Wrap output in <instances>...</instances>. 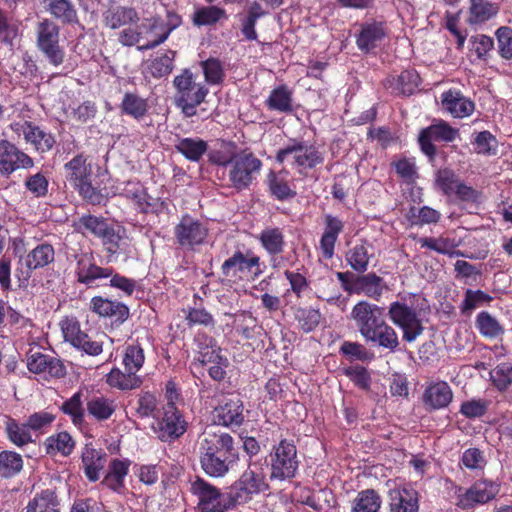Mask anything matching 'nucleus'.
I'll return each mask as SVG.
<instances>
[{"label":"nucleus","mask_w":512,"mask_h":512,"mask_svg":"<svg viewBox=\"0 0 512 512\" xmlns=\"http://www.w3.org/2000/svg\"><path fill=\"white\" fill-rule=\"evenodd\" d=\"M265 463L261 460L249 461L246 470L230 486L229 491L236 505L250 502L255 496L268 490Z\"/></svg>","instance_id":"1"},{"label":"nucleus","mask_w":512,"mask_h":512,"mask_svg":"<svg viewBox=\"0 0 512 512\" xmlns=\"http://www.w3.org/2000/svg\"><path fill=\"white\" fill-rule=\"evenodd\" d=\"M279 164L287 163L299 174L304 175L324 161L323 153L314 144L299 139H290L275 156Z\"/></svg>","instance_id":"2"},{"label":"nucleus","mask_w":512,"mask_h":512,"mask_svg":"<svg viewBox=\"0 0 512 512\" xmlns=\"http://www.w3.org/2000/svg\"><path fill=\"white\" fill-rule=\"evenodd\" d=\"M176 89L174 95L175 105L181 109L186 117L196 115V108L205 101L209 93L208 88L196 82L193 73L189 69H184L181 74L173 80Z\"/></svg>","instance_id":"3"},{"label":"nucleus","mask_w":512,"mask_h":512,"mask_svg":"<svg viewBox=\"0 0 512 512\" xmlns=\"http://www.w3.org/2000/svg\"><path fill=\"white\" fill-rule=\"evenodd\" d=\"M88 158L83 154L76 155L64 166L66 178L80 193V195L91 204H100L103 195L91 184L92 168Z\"/></svg>","instance_id":"4"},{"label":"nucleus","mask_w":512,"mask_h":512,"mask_svg":"<svg viewBox=\"0 0 512 512\" xmlns=\"http://www.w3.org/2000/svg\"><path fill=\"white\" fill-rule=\"evenodd\" d=\"M299 463L294 442L288 439L280 440L272 447L269 454L270 479L284 481L294 478Z\"/></svg>","instance_id":"5"},{"label":"nucleus","mask_w":512,"mask_h":512,"mask_svg":"<svg viewBox=\"0 0 512 512\" xmlns=\"http://www.w3.org/2000/svg\"><path fill=\"white\" fill-rule=\"evenodd\" d=\"M262 162L253 153L240 150L227 169L230 186L241 191L247 189L259 174Z\"/></svg>","instance_id":"6"},{"label":"nucleus","mask_w":512,"mask_h":512,"mask_svg":"<svg viewBox=\"0 0 512 512\" xmlns=\"http://www.w3.org/2000/svg\"><path fill=\"white\" fill-rule=\"evenodd\" d=\"M191 492L198 499L201 512H226L235 507L230 491L222 493L209 482L196 478L191 483Z\"/></svg>","instance_id":"7"},{"label":"nucleus","mask_w":512,"mask_h":512,"mask_svg":"<svg viewBox=\"0 0 512 512\" xmlns=\"http://www.w3.org/2000/svg\"><path fill=\"white\" fill-rule=\"evenodd\" d=\"M388 316L392 323L402 330L403 340L409 343L414 342L424 331L420 314L406 303L392 302L388 309Z\"/></svg>","instance_id":"8"},{"label":"nucleus","mask_w":512,"mask_h":512,"mask_svg":"<svg viewBox=\"0 0 512 512\" xmlns=\"http://www.w3.org/2000/svg\"><path fill=\"white\" fill-rule=\"evenodd\" d=\"M221 270L225 277L237 278L241 280H254L263 273L260 258L252 251L243 253L240 250L235 251L223 262Z\"/></svg>","instance_id":"9"},{"label":"nucleus","mask_w":512,"mask_h":512,"mask_svg":"<svg viewBox=\"0 0 512 512\" xmlns=\"http://www.w3.org/2000/svg\"><path fill=\"white\" fill-rule=\"evenodd\" d=\"M59 27L49 19L36 26V43L50 64L57 67L64 61V50L59 45Z\"/></svg>","instance_id":"10"},{"label":"nucleus","mask_w":512,"mask_h":512,"mask_svg":"<svg viewBox=\"0 0 512 512\" xmlns=\"http://www.w3.org/2000/svg\"><path fill=\"white\" fill-rule=\"evenodd\" d=\"M500 491V484L487 479L475 481L468 489L458 487L456 490V505L463 509H473L494 499Z\"/></svg>","instance_id":"11"},{"label":"nucleus","mask_w":512,"mask_h":512,"mask_svg":"<svg viewBox=\"0 0 512 512\" xmlns=\"http://www.w3.org/2000/svg\"><path fill=\"white\" fill-rule=\"evenodd\" d=\"M153 429L160 440L170 442L186 432L187 422L176 406L166 405L162 416L156 419Z\"/></svg>","instance_id":"12"},{"label":"nucleus","mask_w":512,"mask_h":512,"mask_svg":"<svg viewBox=\"0 0 512 512\" xmlns=\"http://www.w3.org/2000/svg\"><path fill=\"white\" fill-rule=\"evenodd\" d=\"M174 236L181 247L193 249L205 242L208 236V228L200 220L186 214L175 226Z\"/></svg>","instance_id":"13"},{"label":"nucleus","mask_w":512,"mask_h":512,"mask_svg":"<svg viewBox=\"0 0 512 512\" xmlns=\"http://www.w3.org/2000/svg\"><path fill=\"white\" fill-rule=\"evenodd\" d=\"M459 135L456 128H453L443 120H437L425 129H422L419 134V144L422 152L430 159H433L436 154V148L433 141L437 142H452Z\"/></svg>","instance_id":"14"},{"label":"nucleus","mask_w":512,"mask_h":512,"mask_svg":"<svg viewBox=\"0 0 512 512\" xmlns=\"http://www.w3.org/2000/svg\"><path fill=\"white\" fill-rule=\"evenodd\" d=\"M34 166L33 159L16 145L0 140V174L10 176L19 169H30Z\"/></svg>","instance_id":"15"},{"label":"nucleus","mask_w":512,"mask_h":512,"mask_svg":"<svg viewBox=\"0 0 512 512\" xmlns=\"http://www.w3.org/2000/svg\"><path fill=\"white\" fill-rule=\"evenodd\" d=\"M350 315L363 338L385 321L383 308L368 301H359L355 304Z\"/></svg>","instance_id":"16"},{"label":"nucleus","mask_w":512,"mask_h":512,"mask_svg":"<svg viewBox=\"0 0 512 512\" xmlns=\"http://www.w3.org/2000/svg\"><path fill=\"white\" fill-rule=\"evenodd\" d=\"M243 410V403L237 396L223 397L213 409L211 418L216 425L240 426L244 421Z\"/></svg>","instance_id":"17"},{"label":"nucleus","mask_w":512,"mask_h":512,"mask_svg":"<svg viewBox=\"0 0 512 512\" xmlns=\"http://www.w3.org/2000/svg\"><path fill=\"white\" fill-rule=\"evenodd\" d=\"M231 455L237 458L234 441L230 434L206 430L199 442V455Z\"/></svg>","instance_id":"18"},{"label":"nucleus","mask_w":512,"mask_h":512,"mask_svg":"<svg viewBox=\"0 0 512 512\" xmlns=\"http://www.w3.org/2000/svg\"><path fill=\"white\" fill-rule=\"evenodd\" d=\"M75 275L81 284L91 286L96 280L106 279L112 276L111 268H103L95 263L92 253H80L75 255Z\"/></svg>","instance_id":"19"},{"label":"nucleus","mask_w":512,"mask_h":512,"mask_svg":"<svg viewBox=\"0 0 512 512\" xmlns=\"http://www.w3.org/2000/svg\"><path fill=\"white\" fill-rule=\"evenodd\" d=\"M10 128L18 137H23L26 143L33 145L37 151H49L55 143L51 134L28 121L12 123Z\"/></svg>","instance_id":"20"},{"label":"nucleus","mask_w":512,"mask_h":512,"mask_svg":"<svg viewBox=\"0 0 512 512\" xmlns=\"http://www.w3.org/2000/svg\"><path fill=\"white\" fill-rule=\"evenodd\" d=\"M27 368L34 374H43L51 378H62L66 374L61 360L32 349L27 354Z\"/></svg>","instance_id":"21"},{"label":"nucleus","mask_w":512,"mask_h":512,"mask_svg":"<svg viewBox=\"0 0 512 512\" xmlns=\"http://www.w3.org/2000/svg\"><path fill=\"white\" fill-rule=\"evenodd\" d=\"M390 512H419V493L408 485H399L388 492Z\"/></svg>","instance_id":"22"},{"label":"nucleus","mask_w":512,"mask_h":512,"mask_svg":"<svg viewBox=\"0 0 512 512\" xmlns=\"http://www.w3.org/2000/svg\"><path fill=\"white\" fill-rule=\"evenodd\" d=\"M266 184L271 196L279 201H286L296 196L295 187L289 177V171L286 169L269 171L266 176Z\"/></svg>","instance_id":"23"},{"label":"nucleus","mask_w":512,"mask_h":512,"mask_svg":"<svg viewBox=\"0 0 512 512\" xmlns=\"http://www.w3.org/2000/svg\"><path fill=\"white\" fill-rule=\"evenodd\" d=\"M388 289L384 279L372 272L355 277L351 290L353 294L365 295L378 301Z\"/></svg>","instance_id":"24"},{"label":"nucleus","mask_w":512,"mask_h":512,"mask_svg":"<svg viewBox=\"0 0 512 512\" xmlns=\"http://www.w3.org/2000/svg\"><path fill=\"white\" fill-rule=\"evenodd\" d=\"M82 468L85 476L90 482L100 479V474L107 462V454L95 449L91 444H86L81 452Z\"/></svg>","instance_id":"25"},{"label":"nucleus","mask_w":512,"mask_h":512,"mask_svg":"<svg viewBox=\"0 0 512 512\" xmlns=\"http://www.w3.org/2000/svg\"><path fill=\"white\" fill-rule=\"evenodd\" d=\"M176 25L167 27L165 22L160 18L146 19L142 22V29L145 30L143 36V44L138 48L139 50L153 49L163 43L170 35L171 31Z\"/></svg>","instance_id":"26"},{"label":"nucleus","mask_w":512,"mask_h":512,"mask_svg":"<svg viewBox=\"0 0 512 512\" xmlns=\"http://www.w3.org/2000/svg\"><path fill=\"white\" fill-rule=\"evenodd\" d=\"M344 229V222L337 216L326 214L324 216V229L320 239V249L325 258L334 255V248L339 235Z\"/></svg>","instance_id":"27"},{"label":"nucleus","mask_w":512,"mask_h":512,"mask_svg":"<svg viewBox=\"0 0 512 512\" xmlns=\"http://www.w3.org/2000/svg\"><path fill=\"white\" fill-rule=\"evenodd\" d=\"M386 36V31L381 22H366L361 25L356 39L357 47L363 52H370L378 47Z\"/></svg>","instance_id":"28"},{"label":"nucleus","mask_w":512,"mask_h":512,"mask_svg":"<svg viewBox=\"0 0 512 512\" xmlns=\"http://www.w3.org/2000/svg\"><path fill=\"white\" fill-rule=\"evenodd\" d=\"M442 106L454 118H464L474 111V103L461 92L449 90L442 94Z\"/></svg>","instance_id":"29"},{"label":"nucleus","mask_w":512,"mask_h":512,"mask_svg":"<svg viewBox=\"0 0 512 512\" xmlns=\"http://www.w3.org/2000/svg\"><path fill=\"white\" fill-rule=\"evenodd\" d=\"M131 462L128 459H113L101 484L114 492L121 493L125 487V478Z\"/></svg>","instance_id":"30"},{"label":"nucleus","mask_w":512,"mask_h":512,"mask_svg":"<svg viewBox=\"0 0 512 512\" xmlns=\"http://www.w3.org/2000/svg\"><path fill=\"white\" fill-rule=\"evenodd\" d=\"M365 341L389 352H395L399 346V338L393 327L385 321L364 337Z\"/></svg>","instance_id":"31"},{"label":"nucleus","mask_w":512,"mask_h":512,"mask_svg":"<svg viewBox=\"0 0 512 512\" xmlns=\"http://www.w3.org/2000/svg\"><path fill=\"white\" fill-rule=\"evenodd\" d=\"M453 392L444 381L431 383L425 389L423 401L425 405L432 409H442L449 405L452 401Z\"/></svg>","instance_id":"32"},{"label":"nucleus","mask_w":512,"mask_h":512,"mask_svg":"<svg viewBox=\"0 0 512 512\" xmlns=\"http://www.w3.org/2000/svg\"><path fill=\"white\" fill-rule=\"evenodd\" d=\"M90 308L99 316L114 318L115 321L120 322L126 320L129 315V310L126 305L100 296L91 299Z\"/></svg>","instance_id":"33"},{"label":"nucleus","mask_w":512,"mask_h":512,"mask_svg":"<svg viewBox=\"0 0 512 512\" xmlns=\"http://www.w3.org/2000/svg\"><path fill=\"white\" fill-rule=\"evenodd\" d=\"M195 342L198 347L197 361L201 365L224 363L225 356L221 354V348L216 341L207 335H197Z\"/></svg>","instance_id":"34"},{"label":"nucleus","mask_w":512,"mask_h":512,"mask_svg":"<svg viewBox=\"0 0 512 512\" xmlns=\"http://www.w3.org/2000/svg\"><path fill=\"white\" fill-rule=\"evenodd\" d=\"M101 239L106 251L110 255L130 253V239L123 227H108Z\"/></svg>","instance_id":"35"},{"label":"nucleus","mask_w":512,"mask_h":512,"mask_svg":"<svg viewBox=\"0 0 512 512\" xmlns=\"http://www.w3.org/2000/svg\"><path fill=\"white\" fill-rule=\"evenodd\" d=\"M204 472L211 477H224L236 458L231 455H199Z\"/></svg>","instance_id":"36"},{"label":"nucleus","mask_w":512,"mask_h":512,"mask_svg":"<svg viewBox=\"0 0 512 512\" xmlns=\"http://www.w3.org/2000/svg\"><path fill=\"white\" fill-rule=\"evenodd\" d=\"M76 442L66 431H61L47 437L44 446L46 453L55 456L57 454L67 457L74 451Z\"/></svg>","instance_id":"37"},{"label":"nucleus","mask_w":512,"mask_h":512,"mask_svg":"<svg viewBox=\"0 0 512 512\" xmlns=\"http://www.w3.org/2000/svg\"><path fill=\"white\" fill-rule=\"evenodd\" d=\"M499 12V6L496 3L488 0H470L468 23L470 25L482 24L493 17Z\"/></svg>","instance_id":"38"},{"label":"nucleus","mask_w":512,"mask_h":512,"mask_svg":"<svg viewBox=\"0 0 512 512\" xmlns=\"http://www.w3.org/2000/svg\"><path fill=\"white\" fill-rule=\"evenodd\" d=\"M55 252L50 244H39L32 249L23 259L24 264L28 270H36L43 268L54 261ZM29 275V273H27Z\"/></svg>","instance_id":"39"},{"label":"nucleus","mask_w":512,"mask_h":512,"mask_svg":"<svg viewBox=\"0 0 512 512\" xmlns=\"http://www.w3.org/2000/svg\"><path fill=\"white\" fill-rule=\"evenodd\" d=\"M106 383L119 390H133L139 388L142 384V379L138 374L131 371H122L119 368H113L106 375Z\"/></svg>","instance_id":"40"},{"label":"nucleus","mask_w":512,"mask_h":512,"mask_svg":"<svg viewBox=\"0 0 512 512\" xmlns=\"http://www.w3.org/2000/svg\"><path fill=\"white\" fill-rule=\"evenodd\" d=\"M88 414L97 421L108 420L116 411V403L105 396H93L86 403Z\"/></svg>","instance_id":"41"},{"label":"nucleus","mask_w":512,"mask_h":512,"mask_svg":"<svg viewBox=\"0 0 512 512\" xmlns=\"http://www.w3.org/2000/svg\"><path fill=\"white\" fill-rule=\"evenodd\" d=\"M176 150L186 159L198 162L207 151V142L200 138H181L175 144Z\"/></svg>","instance_id":"42"},{"label":"nucleus","mask_w":512,"mask_h":512,"mask_svg":"<svg viewBox=\"0 0 512 512\" xmlns=\"http://www.w3.org/2000/svg\"><path fill=\"white\" fill-rule=\"evenodd\" d=\"M138 20V13L134 8L116 7L104 13V23L111 29H117Z\"/></svg>","instance_id":"43"},{"label":"nucleus","mask_w":512,"mask_h":512,"mask_svg":"<svg viewBox=\"0 0 512 512\" xmlns=\"http://www.w3.org/2000/svg\"><path fill=\"white\" fill-rule=\"evenodd\" d=\"M475 326L483 337L489 339L501 337L505 332L500 322L487 311L478 313Z\"/></svg>","instance_id":"44"},{"label":"nucleus","mask_w":512,"mask_h":512,"mask_svg":"<svg viewBox=\"0 0 512 512\" xmlns=\"http://www.w3.org/2000/svg\"><path fill=\"white\" fill-rule=\"evenodd\" d=\"M258 240L266 252L271 256L278 255L284 250V235L279 228H265L259 234Z\"/></svg>","instance_id":"45"},{"label":"nucleus","mask_w":512,"mask_h":512,"mask_svg":"<svg viewBox=\"0 0 512 512\" xmlns=\"http://www.w3.org/2000/svg\"><path fill=\"white\" fill-rule=\"evenodd\" d=\"M47 10L62 23H77V12L71 0H44Z\"/></svg>","instance_id":"46"},{"label":"nucleus","mask_w":512,"mask_h":512,"mask_svg":"<svg viewBox=\"0 0 512 512\" xmlns=\"http://www.w3.org/2000/svg\"><path fill=\"white\" fill-rule=\"evenodd\" d=\"M422 248L433 250L439 254L448 255L450 257L461 255L460 251L455 250L458 243L455 239L449 237H423L418 240Z\"/></svg>","instance_id":"47"},{"label":"nucleus","mask_w":512,"mask_h":512,"mask_svg":"<svg viewBox=\"0 0 512 512\" xmlns=\"http://www.w3.org/2000/svg\"><path fill=\"white\" fill-rule=\"evenodd\" d=\"M382 500L373 489L360 491L353 501L351 512H380Z\"/></svg>","instance_id":"48"},{"label":"nucleus","mask_w":512,"mask_h":512,"mask_svg":"<svg viewBox=\"0 0 512 512\" xmlns=\"http://www.w3.org/2000/svg\"><path fill=\"white\" fill-rule=\"evenodd\" d=\"M26 512H60L57 496L52 490H44L29 501Z\"/></svg>","instance_id":"49"},{"label":"nucleus","mask_w":512,"mask_h":512,"mask_svg":"<svg viewBox=\"0 0 512 512\" xmlns=\"http://www.w3.org/2000/svg\"><path fill=\"white\" fill-rule=\"evenodd\" d=\"M61 411L70 417L74 426L80 428L85 422L82 392L78 391L74 393L69 399L64 401L61 405Z\"/></svg>","instance_id":"50"},{"label":"nucleus","mask_w":512,"mask_h":512,"mask_svg":"<svg viewBox=\"0 0 512 512\" xmlns=\"http://www.w3.org/2000/svg\"><path fill=\"white\" fill-rule=\"evenodd\" d=\"M270 110L288 113L292 111V91L282 85L273 89L266 100Z\"/></svg>","instance_id":"51"},{"label":"nucleus","mask_w":512,"mask_h":512,"mask_svg":"<svg viewBox=\"0 0 512 512\" xmlns=\"http://www.w3.org/2000/svg\"><path fill=\"white\" fill-rule=\"evenodd\" d=\"M406 218L412 226H423L437 223L441 218V214L439 211L429 206H423L421 208L412 206L408 210Z\"/></svg>","instance_id":"52"},{"label":"nucleus","mask_w":512,"mask_h":512,"mask_svg":"<svg viewBox=\"0 0 512 512\" xmlns=\"http://www.w3.org/2000/svg\"><path fill=\"white\" fill-rule=\"evenodd\" d=\"M114 194H121L132 199L139 207L148 205V195L143 185L138 181H127L117 186Z\"/></svg>","instance_id":"53"},{"label":"nucleus","mask_w":512,"mask_h":512,"mask_svg":"<svg viewBox=\"0 0 512 512\" xmlns=\"http://www.w3.org/2000/svg\"><path fill=\"white\" fill-rule=\"evenodd\" d=\"M121 109L124 114L140 119L146 115L148 103L136 93H126L121 102Z\"/></svg>","instance_id":"54"},{"label":"nucleus","mask_w":512,"mask_h":512,"mask_svg":"<svg viewBox=\"0 0 512 512\" xmlns=\"http://www.w3.org/2000/svg\"><path fill=\"white\" fill-rule=\"evenodd\" d=\"M23 467V459L14 451L0 452V476L11 478L17 475Z\"/></svg>","instance_id":"55"},{"label":"nucleus","mask_w":512,"mask_h":512,"mask_svg":"<svg viewBox=\"0 0 512 512\" xmlns=\"http://www.w3.org/2000/svg\"><path fill=\"white\" fill-rule=\"evenodd\" d=\"M144 362V350L139 344H131L126 346L122 359V364L126 371H131L137 374L138 371L143 367Z\"/></svg>","instance_id":"56"},{"label":"nucleus","mask_w":512,"mask_h":512,"mask_svg":"<svg viewBox=\"0 0 512 512\" xmlns=\"http://www.w3.org/2000/svg\"><path fill=\"white\" fill-rule=\"evenodd\" d=\"M175 58V51L167 50L162 53H158L154 59H152L149 70L155 78H160L171 73L173 70V62Z\"/></svg>","instance_id":"57"},{"label":"nucleus","mask_w":512,"mask_h":512,"mask_svg":"<svg viewBox=\"0 0 512 512\" xmlns=\"http://www.w3.org/2000/svg\"><path fill=\"white\" fill-rule=\"evenodd\" d=\"M27 422L19 424L14 419L9 418L6 422V432L8 439L17 446H24L33 441Z\"/></svg>","instance_id":"58"},{"label":"nucleus","mask_w":512,"mask_h":512,"mask_svg":"<svg viewBox=\"0 0 512 512\" xmlns=\"http://www.w3.org/2000/svg\"><path fill=\"white\" fill-rule=\"evenodd\" d=\"M492 297L482 290L467 289L464 294V299L460 305V310L463 314H469L476 308L490 303Z\"/></svg>","instance_id":"59"},{"label":"nucleus","mask_w":512,"mask_h":512,"mask_svg":"<svg viewBox=\"0 0 512 512\" xmlns=\"http://www.w3.org/2000/svg\"><path fill=\"white\" fill-rule=\"evenodd\" d=\"M460 179L449 168L439 169L435 175V186L445 195L451 196Z\"/></svg>","instance_id":"60"},{"label":"nucleus","mask_w":512,"mask_h":512,"mask_svg":"<svg viewBox=\"0 0 512 512\" xmlns=\"http://www.w3.org/2000/svg\"><path fill=\"white\" fill-rule=\"evenodd\" d=\"M346 260L353 270L360 273L365 272L369 264L367 248L364 245H355L347 252Z\"/></svg>","instance_id":"61"},{"label":"nucleus","mask_w":512,"mask_h":512,"mask_svg":"<svg viewBox=\"0 0 512 512\" xmlns=\"http://www.w3.org/2000/svg\"><path fill=\"white\" fill-rule=\"evenodd\" d=\"M108 227V224L103 219L93 215L82 216L77 224V229L82 233L88 232L100 238H102Z\"/></svg>","instance_id":"62"},{"label":"nucleus","mask_w":512,"mask_h":512,"mask_svg":"<svg viewBox=\"0 0 512 512\" xmlns=\"http://www.w3.org/2000/svg\"><path fill=\"white\" fill-rule=\"evenodd\" d=\"M225 17V11L217 6L202 7L195 11L193 22L197 26L212 25Z\"/></svg>","instance_id":"63"},{"label":"nucleus","mask_w":512,"mask_h":512,"mask_svg":"<svg viewBox=\"0 0 512 512\" xmlns=\"http://www.w3.org/2000/svg\"><path fill=\"white\" fill-rule=\"evenodd\" d=\"M490 378L499 390H505L512 383V363H501L491 372Z\"/></svg>","instance_id":"64"}]
</instances>
